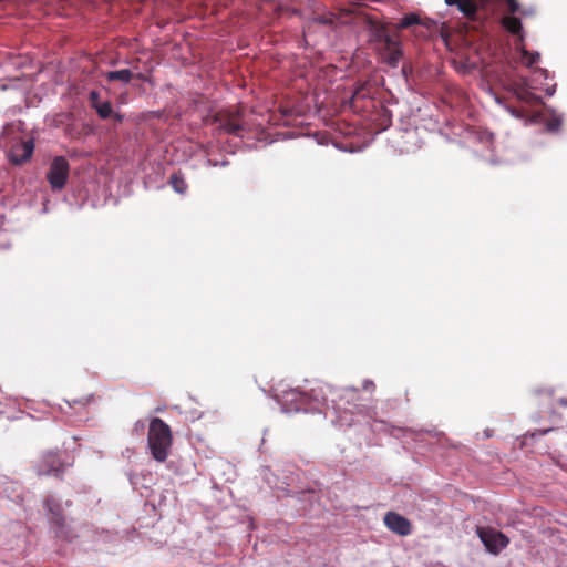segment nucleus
Here are the masks:
<instances>
[{
  "instance_id": "nucleus-8",
  "label": "nucleus",
  "mask_w": 567,
  "mask_h": 567,
  "mask_svg": "<svg viewBox=\"0 0 567 567\" xmlns=\"http://www.w3.org/2000/svg\"><path fill=\"white\" fill-rule=\"evenodd\" d=\"M90 105L96 111L99 116L103 120L109 118L112 115V105L109 101L101 102L100 94L97 91H91L89 94Z\"/></svg>"
},
{
  "instance_id": "nucleus-15",
  "label": "nucleus",
  "mask_w": 567,
  "mask_h": 567,
  "mask_svg": "<svg viewBox=\"0 0 567 567\" xmlns=\"http://www.w3.org/2000/svg\"><path fill=\"white\" fill-rule=\"evenodd\" d=\"M44 462L47 463V465L50 467V471L52 472H59L60 468H61V462L59 460V456L56 453H48L45 456H44Z\"/></svg>"
},
{
  "instance_id": "nucleus-13",
  "label": "nucleus",
  "mask_w": 567,
  "mask_h": 567,
  "mask_svg": "<svg viewBox=\"0 0 567 567\" xmlns=\"http://www.w3.org/2000/svg\"><path fill=\"white\" fill-rule=\"evenodd\" d=\"M169 185L173 187V189L178 194H185L188 185L183 176L182 173H174L169 177Z\"/></svg>"
},
{
  "instance_id": "nucleus-14",
  "label": "nucleus",
  "mask_w": 567,
  "mask_h": 567,
  "mask_svg": "<svg viewBox=\"0 0 567 567\" xmlns=\"http://www.w3.org/2000/svg\"><path fill=\"white\" fill-rule=\"evenodd\" d=\"M133 78V73L128 69L110 71L106 74V79L109 81H121L123 83H128Z\"/></svg>"
},
{
  "instance_id": "nucleus-7",
  "label": "nucleus",
  "mask_w": 567,
  "mask_h": 567,
  "mask_svg": "<svg viewBox=\"0 0 567 567\" xmlns=\"http://www.w3.org/2000/svg\"><path fill=\"white\" fill-rule=\"evenodd\" d=\"M383 522L389 530L399 536H408L412 533L411 522L396 512H388Z\"/></svg>"
},
{
  "instance_id": "nucleus-17",
  "label": "nucleus",
  "mask_w": 567,
  "mask_h": 567,
  "mask_svg": "<svg viewBox=\"0 0 567 567\" xmlns=\"http://www.w3.org/2000/svg\"><path fill=\"white\" fill-rule=\"evenodd\" d=\"M522 53H523V62L527 66L534 65L535 63L538 62V60L540 58L538 52L530 53V52H528L526 50H523Z\"/></svg>"
},
{
  "instance_id": "nucleus-5",
  "label": "nucleus",
  "mask_w": 567,
  "mask_h": 567,
  "mask_svg": "<svg viewBox=\"0 0 567 567\" xmlns=\"http://www.w3.org/2000/svg\"><path fill=\"white\" fill-rule=\"evenodd\" d=\"M70 165L65 157H55L47 174V179L53 190L64 188L69 177Z\"/></svg>"
},
{
  "instance_id": "nucleus-3",
  "label": "nucleus",
  "mask_w": 567,
  "mask_h": 567,
  "mask_svg": "<svg viewBox=\"0 0 567 567\" xmlns=\"http://www.w3.org/2000/svg\"><path fill=\"white\" fill-rule=\"evenodd\" d=\"M217 128L235 136H239L244 130V118L239 110H221L214 116Z\"/></svg>"
},
{
  "instance_id": "nucleus-2",
  "label": "nucleus",
  "mask_w": 567,
  "mask_h": 567,
  "mask_svg": "<svg viewBox=\"0 0 567 567\" xmlns=\"http://www.w3.org/2000/svg\"><path fill=\"white\" fill-rule=\"evenodd\" d=\"M373 42L381 60L392 68L398 66L403 55L398 37L391 35L385 27H380L373 33Z\"/></svg>"
},
{
  "instance_id": "nucleus-1",
  "label": "nucleus",
  "mask_w": 567,
  "mask_h": 567,
  "mask_svg": "<svg viewBox=\"0 0 567 567\" xmlns=\"http://www.w3.org/2000/svg\"><path fill=\"white\" fill-rule=\"evenodd\" d=\"M147 444L153 458L165 462L173 445V434L169 425L159 417L150 421Z\"/></svg>"
},
{
  "instance_id": "nucleus-12",
  "label": "nucleus",
  "mask_w": 567,
  "mask_h": 567,
  "mask_svg": "<svg viewBox=\"0 0 567 567\" xmlns=\"http://www.w3.org/2000/svg\"><path fill=\"white\" fill-rule=\"evenodd\" d=\"M515 95H516V97L519 101L528 103V104H538V103H540V97L537 96L536 94H534L533 92H530L525 86H518L515 90Z\"/></svg>"
},
{
  "instance_id": "nucleus-4",
  "label": "nucleus",
  "mask_w": 567,
  "mask_h": 567,
  "mask_svg": "<svg viewBox=\"0 0 567 567\" xmlns=\"http://www.w3.org/2000/svg\"><path fill=\"white\" fill-rule=\"evenodd\" d=\"M477 535L486 549L493 555H498L509 544L505 534L491 527H478Z\"/></svg>"
},
{
  "instance_id": "nucleus-16",
  "label": "nucleus",
  "mask_w": 567,
  "mask_h": 567,
  "mask_svg": "<svg viewBox=\"0 0 567 567\" xmlns=\"http://www.w3.org/2000/svg\"><path fill=\"white\" fill-rule=\"evenodd\" d=\"M311 22L319 23L322 25H332L334 23V14L331 12L323 13V14H317L313 17Z\"/></svg>"
},
{
  "instance_id": "nucleus-20",
  "label": "nucleus",
  "mask_w": 567,
  "mask_h": 567,
  "mask_svg": "<svg viewBox=\"0 0 567 567\" xmlns=\"http://www.w3.org/2000/svg\"><path fill=\"white\" fill-rule=\"evenodd\" d=\"M360 95H361V89H358V90L354 92L353 97H355V96H360Z\"/></svg>"
},
{
  "instance_id": "nucleus-10",
  "label": "nucleus",
  "mask_w": 567,
  "mask_h": 567,
  "mask_svg": "<svg viewBox=\"0 0 567 567\" xmlns=\"http://www.w3.org/2000/svg\"><path fill=\"white\" fill-rule=\"evenodd\" d=\"M415 24H421L427 30H431L435 25L434 21L430 19L422 20L417 14L409 13L400 20L398 29H406Z\"/></svg>"
},
{
  "instance_id": "nucleus-18",
  "label": "nucleus",
  "mask_w": 567,
  "mask_h": 567,
  "mask_svg": "<svg viewBox=\"0 0 567 567\" xmlns=\"http://www.w3.org/2000/svg\"><path fill=\"white\" fill-rule=\"evenodd\" d=\"M505 2L507 4V10L509 12L508 16H514L515 13H526L525 11L520 10V6L517 2V0H505Z\"/></svg>"
},
{
  "instance_id": "nucleus-11",
  "label": "nucleus",
  "mask_w": 567,
  "mask_h": 567,
  "mask_svg": "<svg viewBox=\"0 0 567 567\" xmlns=\"http://www.w3.org/2000/svg\"><path fill=\"white\" fill-rule=\"evenodd\" d=\"M45 507L51 514L52 523L62 528L64 526V516L61 513L60 506L54 501L47 499Z\"/></svg>"
},
{
  "instance_id": "nucleus-6",
  "label": "nucleus",
  "mask_w": 567,
  "mask_h": 567,
  "mask_svg": "<svg viewBox=\"0 0 567 567\" xmlns=\"http://www.w3.org/2000/svg\"><path fill=\"white\" fill-rule=\"evenodd\" d=\"M34 152V142L33 140L28 141H18L8 151L9 162L13 165H22L28 162Z\"/></svg>"
},
{
  "instance_id": "nucleus-19",
  "label": "nucleus",
  "mask_w": 567,
  "mask_h": 567,
  "mask_svg": "<svg viewBox=\"0 0 567 567\" xmlns=\"http://www.w3.org/2000/svg\"><path fill=\"white\" fill-rule=\"evenodd\" d=\"M369 386H374L372 381H365L364 382L363 388L367 390V389H369Z\"/></svg>"
},
{
  "instance_id": "nucleus-9",
  "label": "nucleus",
  "mask_w": 567,
  "mask_h": 567,
  "mask_svg": "<svg viewBox=\"0 0 567 567\" xmlns=\"http://www.w3.org/2000/svg\"><path fill=\"white\" fill-rule=\"evenodd\" d=\"M501 23L508 33L517 35L519 42L524 41L523 27L519 18L515 16H504Z\"/></svg>"
}]
</instances>
